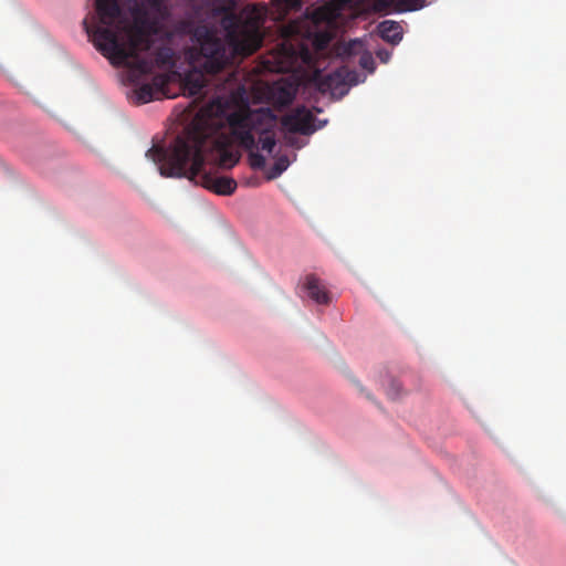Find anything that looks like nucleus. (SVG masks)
<instances>
[{
	"mask_svg": "<svg viewBox=\"0 0 566 566\" xmlns=\"http://www.w3.org/2000/svg\"><path fill=\"white\" fill-rule=\"evenodd\" d=\"M166 83V76L156 75L153 77L151 82L142 84L135 91L137 103L145 104L151 102L154 98H157L163 93Z\"/></svg>",
	"mask_w": 566,
	"mask_h": 566,
	"instance_id": "obj_12",
	"label": "nucleus"
},
{
	"mask_svg": "<svg viewBox=\"0 0 566 566\" xmlns=\"http://www.w3.org/2000/svg\"><path fill=\"white\" fill-rule=\"evenodd\" d=\"M292 32H294V27H289V28L286 29V33H292Z\"/></svg>",
	"mask_w": 566,
	"mask_h": 566,
	"instance_id": "obj_24",
	"label": "nucleus"
},
{
	"mask_svg": "<svg viewBox=\"0 0 566 566\" xmlns=\"http://www.w3.org/2000/svg\"><path fill=\"white\" fill-rule=\"evenodd\" d=\"M289 166V160L286 157L279 158L269 176L270 179L279 177Z\"/></svg>",
	"mask_w": 566,
	"mask_h": 566,
	"instance_id": "obj_20",
	"label": "nucleus"
},
{
	"mask_svg": "<svg viewBox=\"0 0 566 566\" xmlns=\"http://www.w3.org/2000/svg\"><path fill=\"white\" fill-rule=\"evenodd\" d=\"M332 40V33L328 31L317 32L313 38V45L317 51L325 50Z\"/></svg>",
	"mask_w": 566,
	"mask_h": 566,
	"instance_id": "obj_16",
	"label": "nucleus"
},
{
	"mask_svg": "<svg viewBox=\"0 0 566 566\" xmlns=\"http://www.w3.org/2000/svg\"><path fill=\"white\" fill-rule=\"evenodd\" d=\"M190 180L221 196L232 195L238 187V184L233 178L227 176H213L205 171V168L195 179Z\"/></svg>",
	"mask_w": 566,
	"mask_h": 566,
	"instance_id": "obj_8",
	"label": "nucleus"
},
{
	"mask_svg": "<svg viewBox=\"0 0 566 566\" xmlns=\"http://www.w3.org/2000/svg\"><path fill=\"white\" fill-rule=\"evenodd\" d=\"M145 2L151 8L158 10L161 7V0H145Z\"/></svg>",
	"mask_w": 566,
	"mask_h": 566,
	"instance_id": "obj_22",
	"label": "nucleus"
},
{
	"mask_svg": "<svg viewBox=\"0 0 566 566\" xmlns=\"http://www.w3.org/2000/svg\"><path fill=\"white\" fill-rule=\"evenodd\" d=\"M395 0H378L377 4L380 8L389 7ZM421 0H402V4L408 10H417L422 7L420 3Z\"/></svg>",
	"mask_w": 566,
	"mask_h": 566,
	"instance_id": "obj_18",
	"label": "nucleus"
},
{
	"mask_svg": "<svg viewBox=\"0 0 566 566\" xmlns=\"http://www.w3.org/2000/svg\"><path fill=\"white\" fill-rule=\"evenodd\" d=\"M226 97H216L200 107L184 132L165 148L153 146L146 156L157 166L163 177L195 179L205 168L206 154L214 155L216 164L224 169L234 167L241 157L229 138L216 136L232 109Z\"/></svg>",
	"mask_w": 566,
	"mask_h": 566,
	"instance_id": "obj_2",
	"label": "nucleus"
},
{
	"mask_svg": "<svg viewBox=\"0 0 566 566\" xmlns=\"http://www.w3.org/2000/svg\"><path fill=\"white\" fill-rule=\"evenodd\" d=\"M331 20V12L326 8H318L312 13V21L317 24Z\"/></svg>",
	"mask_w": 566,
	"mask_h": 566,
	"instance_id": "obj_21",
	"label": "nucleus"
},
{
	"mask_svg": "<svg viewBox=\"0 0 566 566\" xmlns=\"http://www.w3.org/2000/svg\"><path fill=\"white\" fill-rule=\"evenodd\" d=\"M297 85L287 80L276 81L265 88L266 99L276 108L289 106L295 98Z\"/></svg>",
	"mask_w": 566,
	"mask_h": 566,
	"instance_id": "obj_7",
	"label": "nucleus"
},
{
	"mask_svg": "<svg viewBox=\"0 0 566 566\" xmlns=\"http://www.w3.org/2000/svg\"><path fill=\"white\" fill-rule=\"evenodd\" d=\"M273 7L276 10V19H284L289 12L301 9L302 0H273Z\"/></svg>",
	"mask_w": 566,
	"mask_h": 566,
	"instance_id": "obj_15",
	"label": "nucleus"
},
{
	"mask_svg": "<svg viewBox=\"0 0 566 566\" xmlns=\"http://www.w3.org/2000/svg\"><path fill=\"white\" fill-rule=\"evenodd\" d=\"M357 76L355 71L342 66L328 74L316 71L313 75V82L319 92L342 97L348 92L349 86L357 84Z\"/></svg>",
	"mask_w": 566,
	"mask_h": 566,
	"instance_id": "obj_5",
	"label": "nucleus"
},
{
	"mask_svg": "<svg viewBox=\"0 0 566 566\" xmlns=\"http://www.w3.org/2000/svg\"><path fill=\"white\" fill-rule=\"evenodd\" d=\"M304 62H308L311 60V53L307 49H302V52L300 53Z\"/></svg>",
	"mask_w": 566,
	"mask_h": 566,
	"instance_id": "obj_23",
	"label": "nucleus"
},
{
	"mask_svg": "<svg viewBox=\"0 0 566 566\" xmlns=\"http://www.w3.org/2000/svg\"><path fill=\"white\" fill-rule=\"evenodd\" d=\"M249 164L253 169L261 170L265 167V157L254 149L249 150Z\"/></svg>",
	"mask_w": 566,
	"mask_h": 566,
	"instance_id": "obj_17",
	"label": "nucleus"
},
{
	"mask_svg": "<svg viewBox=\"0 0 566 566\" xmlns=\"http://www.w3.org/2000/svg\"><path fill=\"white\" fill-rule=\"evenodd\" d=\"M195 64L200 67H195L193 70L187 72L181 82V87L184 95L190 97H201L202 91L208 84V80L206 77L209 74L201 65H199L195 60ZM211 75L213 73H210Z\"/></svg>",
	"mask_w": 566,
	"mask_h": 566,
	"instance_id": "obj_9",
	"label": "nucleus"
},
{
	"mask_svg": "<svg viewBox=\"0 0 566 566\" xmlns=\"http://www.w3.org/2000/svg\"><path fill=\"white\" fill-rule=\"evenodd\" d=\"M161 40L171 43L177 38L190 35L195 45L191 57L208 73H219L235 57L253 54L262 44L263 36L258 19L244 22L232 17L226 27V39L217 36L212 29L206 25H195L192 21L181 19L169 27H157Z\"/></svg>",
	"mask_w": 566,
	"mask_h": 566,
	"instance_id": "obj_3",
	"label": "nucleus"
},
{
	"mask_svg": "<svg viewBox=\"0 0 566 566\" xmlns=\"http://www.w3.org/2000/svg\"><path fill=\"white\" fill-rule=\"evenodd\" d=\"M302 289L307 293V296L317 304L327 305L331 303V293L324 282L314 274H308L304 277Z\"/></svg>",
	"mask_w": 566,
	"mask_h": 566,
	"instance_id": "obj_11",
	"label": "nucleus"
},
{
	"mask_svg": "<svg viewBox=\"0 0 566 566\" xmlns=\"http://www.w3.org/2000/svg\"><path fill=\"white\" fill-rule=\"evenodd\" d=\"M337 55L342 57H350L359 55V65L368 72H374L375 60L370 52L364 50L361 41L353 40L347 43H343L337 48Z\"/></svg>",
	"mask_w": 566,
	"mask_h": 566,
	"instance_id": "obj_10",
	"label": "nucleus"
},
{
	"mask_svg": "<svg viewBox=\"0 0 566 566\" xmlns=\"http://www.w3.org/2000/svg\"><path fill=\"white\" fill-rule=\"evenodd\" d=\"M232 137L247 149H255L254 134L259 135L261 149L271 154L276 145L277 117L270 108L252 109L248 105L232 109L227 116Z\"/></svg>",
	"mask_w": 566,
	"mask_h": 566,
	"instance_id": "obj_4",
	"label": "nucleus"
},
{
	"mask_svg": "<svg viewBox=\"0 0 566 566\" xmlns=\"http://www.w3.org/2000/svg\"><path fill=\"white\" fill-rule=\"evenodd\" d=\"M386 394L390 399H398L401 394V384L396 379H390L386 388Z\"/></svg>",
	"mask_w": 566,
	"mask_h": 566,
	"instance_id": "obj_19",
	"label": "nucleus"
},
{
	"mask_svg": "<svg viewBox=\"0 0 566 566\" xmlns=\"http://www.w3.org/2000/svg\"><path fill=\"white\" fill-rule=\"evenodd\" d=\"M97 22L90 24L85 19L84 29L96 50L113 65H123L139 74H149L155 67H174L176 54L164 41L156 44L158 34L155 23L146 18L142 4L135 3V22L130 23L118 0H95Z\"/></svg>",
	"mask_w": 566,
	"mask_h": 566,
	"instance_id": "obj_1",
	"label": "nucleus"
},
{
	"mask_svg": "<svg viewBox=\"0 0 566 566\" xmlns=\"http://www.w3.org/2000/svg\"><path fill=\"white\" fill-rule=\"evenodd\" d=\"M315 117L305 106H297L281 119L282 126L290 133L311 135L317 127L314 126Z\"/></svg>",
	"mask_w": 566,
	"mask_h": 566,
	"instance_id": "obj_6",
	"label": "nucleus"
},
{
	"mask_svg": "<svg viewBox=\"0 0 566 566\" xmlns=\"http://www.w3.org/2000/svg\"><path fill=\"white\" fill-rule=\"evenodd\" d=\"M297 55V50L292 44H289L287 41H284L280 46L277 56H274V59L277 60L276 65L269 67V70L275 72H284Z\"/></svg>",
	"mask_w": 566,
	"mask_h": 566,
	"instance_id": "obj_13",
	"label": "nucleus"
},
{
	"mask_svg": "<svg viewBox=\"0 0 566 566\" xmlns=\"http://www.w3.org/2000/svg\"><path fill=\"white\" fill-rule=\"evenodd\" d=\"M378 32L385 41L391 43H398L402 39L401 27L395 21L386 20L380 22Z\"/></svg>",
	"mask_w": 566,
	"mask_h": 566,
	"instance_id": "obj_14",
	"label": "nucleus"
}]
</instances>
